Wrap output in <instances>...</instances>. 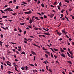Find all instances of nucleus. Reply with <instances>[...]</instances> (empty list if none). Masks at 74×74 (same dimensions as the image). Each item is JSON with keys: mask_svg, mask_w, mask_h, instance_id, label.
Returning a JSON list of instances; mask_svg holds the SVG:
<instances>
[{"mask_svg": "<svg viewBox=\"0 0 74 74\" xmlns=\"http://www.w3.org/2000/svg\"><path fill=\"white\" fill-rule=\"evenodd\" d=\"M11 8H9L4 10L3 11H6V12H7L8 11L9 12H10V11H13V10L11 9Z\"/></svg>", "mask_w": 74, "mask_h": 74, "instance_id": "1", "label": "nucleus"}, {"mask_svg": "<svg viewBox=\"0 0 74 74\" xmlns=\"http://www.w3.org/2000/svg\"><path fill=\"white\" fill-rule=\"evenodd\" d=\"M14 66L15 67V70H16V71H17L19 72V71H18V70H17V68H16V66H17V67H18V66L17 65H14Z\"/></svg>", "mask_w": 74, "mask_h": 74, "instance_id": "2", "label": "nucleus"}, {"mask_svg": "<svg viewBox=\"0 0 74 74\" xmlns=\"http://www.w3.org/2000/svg\"><path fill=\"white\" fill-rule=\"evenodd\" d=\"M68 51L69 52V53H70V54H71L73 53V52L72 51H70V48H68Z\"/></svg>", "mask_w": 74, "mask_h": 74, "instance_id": "3", "label": "nucleus"}, {"mask_svg": "<svg viewBox=\"0 0 74 74\" xmlns=\"http://www.w3.org/2000/svg\"><path fill=\"white\" fill-rule=\"evenodd\" d=\"M1 28H2V29H4V30H7V29H8V27H6V28H4L3 27V26H1Z\"/></svg>", "mask_w": 74, "mask_h": 74, "instance_id": "4", "label": "nucleus"}, {"mask_svg": "<svg viewBox=\"0 0 74 74\" xmlns=\"http://www.w3.org/2000/svg\"><path fill=\"white\" fill-rule=\"evenodd\" d=\"M31 53H32L33 55H36V53L33 51H31Z\"/></svg>", "mask_w": 74, "mask_h": 74, "instance_id": "5", "label": "nucleus"}, {"mask_svg": "<svg viewBox=\"0 0 74 74\" xmlns=\"http://www.w3.org/2000/svg\"><path fill=\"white\" fill-rule=\"evenodd\" d=\"M32 45H34V46H36V47H38V48H40V46L36 45V43H35V44L32 43Z\"/></svg>", "mask_w": 74, "mask_h": 74, "instance_id": "6", "label": "nucleus"}, {"mask_svg": "<svg viewBox=\"0 0 74 74\" xmlns=\"http://www.w3.org/2000/svg\"><path fill=\"white\" fill-rule=\"evenodd\" d=\"M62 56L63 58H65V55L63 53H62L60 55Z\"/></svg>", "mask_w": 74, "mask_h": 74, "instance_id": "7", "label": "nucleus"}, {"mask_svg": "<svg viewBox=\"0 0 74 74\" xmlns=\"http://www.w3.org/2000/svg\"><path fill=\"white\" fill-rule=\"evenodd\" d=\"M55 15V14H51L50 16L51 18Z\"/></svg>", "mask_w": 74, "mask_h": 74, "instance_id": "8", "label": "nucleus"}, {"mask_svg": "<svg viewBox=\"0 0 74 74\" xmlns=\"http://www.w3.org/2000/svg\"><path fill=\"white\" fill-rule=\"evenodd\" d=\"M34 17H35V16H32V22H34Z\"/></svg>", "mask_w": 74, "mask_h": 74, "instance_id": "9", "label": "nucleus"}, {"mask_svg": "<svg viewBox=\"0 0 74 74\" xmlns=\"http://www.w3.org/2000/svg\"><path fill=\"white\" fill-rule=\"evenodd\" d=\"M62 33H64V34H67V32H65V31H64V30H63L62 31Z\"/></svg>", "mask_w": 74, "mask_h": 74, "instance_id": "10", "label": "nucleus"}, {"mask_svg": "<svg viewBox=\"0 0 74 74\" xmlns=\"http://www.w3.org/2000/svg\"><path fill=\"white\" fill-rule=\"evenodd\" d=\"M49 49H51V51L53 52L54 53H56V52H55V51H53V49H52V48H49Z\"/></svg>", "mask_w": 74, "mask_h": 74, "instance_id": "11", "label": "nucleus"}, {"mask_svg": "<svg viewBox=\"0 0 74 74\" xmlns=\"http://www.w3.org/2000/svg\"><path fill=\"white\" fill-rule=\"evenodd\" d=\"M5 62L6 63L8 66H11V65L8 64V62Z\"/></svg>", "mask_w": 74, "mask_h": 74, "instance_id": "12", "label": "nucleus"}, {"mask_svg": "<svg viewBox=\"0 0 74 74\" xmlns=\"http://www.w3.org/2000/svg\"><path fill=\"white\" fill-rule=\"evenodd\" d=\"M35 18L36 20H38V21H40V19L38 18L37 17H35Z\"/></svg>", "mask_w": 74, "mask_h": 74, "instance_id": "13", "label": "nucleus"}, {"mask_svg": "<svg viewBox=\"0 0 74 74\" xmlns=\"http://www.w3.org/2000/svg\"><path fill=\"white\" fill-rule=\"evenodd\" d=\"M18 30H19V32H22V30H21V29L19 28V27H18Z\"/></svg>", "mask_w": 74, "mask_h": 74, "instance_id": "14", "label": "nucleus"}, {"mask_svg": "<svg viewBox=\"0 0 74 74\" xmlns=\"http://www.w3.org/2000/svg\"><path fill=\"white\" fill-rule=\"evenodd\" d=\"M67 62L69 63V64H72V62H71V61H67Z\"/></svg>", "mask_w": 74, "mask_h": 74, "instance_id": "15", "label": "nucleus"}, {"mask_svg": "<svg viewBox=\"0 0 74 74\" xmlns=\"http://www.w3.org/2000/svg\"><path fill=\"white\" fill-rule=\"evenodd\" d=\"M21 54H24V55H26V54H25V52L23 51L21 53Z\"/></svg>", "mask_w": 74, "mask_h": 74, "instance_id": "16", "label": "nucleus"}, {"mask_svg": "<svg viewBox=\"0 0 74 74\" xmlns=\"http://www.w3.org/2000/svg\"><path fill=\"white\" fill-rule=\"evenodd\" d=\"M32 22H33V21L32 20H29V23L30 24H31V23H32Z\"/></svg>", "mask_w": 74, "mask_h": 74, "instance_id": "17", "label": "nucleus"}, {"mask_svg": "<svg viewBox=\"0 0 74 74\" xmlns=\"http://www.w3.org/2000/svg\"><path fill=\"white\" fill-rule=\"evenodd\" d=\"M57 34H59V36H60L62 34V33H60V32H58L57 33Z\"/></svg>", "mask_w": 74, "mask_h": 74, "instance_id": "18", "label": "nucleus"}, {"mask_svg": "<svg viewBox=\"0 0 74 74\" xmlns=\"http://www.w3.org/2000/svg\"><path fill=\"white\" fill-rule=\"evenodd\" d=\"M12 1H10L9 3H8V4H12Z\"/></svg>", "mask_w": 74, "mask_h": 74, "instance_id": "19", "label": "nucleus"}, {"mask_svg": "<svg viewBox=\"0 0 74 74\" xmlns=\"http://www.w3.org/2000/svg\"><path fill=\"white\" fill-rule=\"evenodd\" d=\"M41 6H42V7H44V5L43 4V3H42L41 4Z\"/></svg>", "mask_w": 74, "mask_h": 74, "instance_id": "20", "label": "nucleus"}, {"mask_svg": "<svg viewBox=\"0 0 74 74\" xmlns=\"http://www.w3.org/2000/svg\"><path fill=\"white\" fill-rule=\"evenodd\" d=\"M51 57H52V58L53 59V54H52V53H51Z\"/></svg>", "mask_w": 74, "mask_h": 74, "instance_id": "21", "label": "nucleus"}, {"mask_svg": "<svg viewBox=\"0 0 74 74\" xmlns=\"http://www.w3.org/2000/svg\"><path fill=\"white\" fill-rule=\"evenodd\" d=\"M29 66H32L33 67H34V65L32 64H29Z\"/></svg>", "mask_w": 74, "mask_h": 74, "instance_id": "22", "label": "nucleus"}, {"mask_svg": "<svg viewBox=\"0 0 74 74\" xmlns=\"http://www.w3.org/2000/svg\"><path fill=\"white\" fill-rule=\"evenodd\" d=\"M67 54L69 57H70V56H71L70 55V53H69L68 52H67Z\"/></svg>", "mask_w": 74, "mask_h": 74, "instance_id": "23", "label": "nucleus"}, {"mask_svg": "<svg viewBox=\"0 0 74 74\" xmlns=\"http://www.w3.org/2000/svg\"><path fill=\"white\" fill-rule=\"evenodd\" d=\"M33 72H37V73H38L37 71V70H36L35 69V70H33Z\"/></svg>", "mask_w": 74, "mask_h": 74, "instance_id": "24", "label": "nucleus"}, {"mask_svg": "<svg viewBox=\"0 0 74 74\" xmlns=\"http://www.w3.org/2000/svg\"><path fill=\"white\" fill-rule=\"evenodd\" d=\"M25 70H28V67H27V66H25Z\"/></svg>", "mask_w": 74, "mask_h": 74, "instance_id": "25", "label": "nucleus"}, {"mask_svg": "<svg viewBox=\"0 0 74 74\" xmlns=\"http://www.w3.org/2000/svg\"><path fill=\"white\" fill-rule=\"evenodd\" d=\"M1 70H3V66L2 65H1Z\"/></svg>", "mask_w": 74, "mask_h": 74, "instance_id": "26", "label": "nucleus"}, {"mask_svg": "<svg viewBox=\"0 0 74 74\" xmlns=\"http://www.w3.org/2000/svg\"><path fill=\"white\" fill-rule=\"evenodd\" d=\"M42 49H43V50H44V51H47V49H45L44 47H42Z\"/></svg>", "mask_w": 74, "mask_h": 74, "instance_id": "27", "label": "nucleus"}, {"mask_svg": "<svg viewBox=\"0 0 74 74\" xmlns=\"http://www.w3.org/2000/svg\"><path fill=\"white\" fill-rule=\"evenodd\" d=\"M65 2H66V3H70L69 1H68L67 0H65Z\"/></svg>", "mask_w": 74, "mask_h": 74, "instance_id": "28", "label": "nucleus"}, {"mask_svg": "<svg viewBox=\"0 0 74 74\" xmlns=\"http://www.w3.org/2000/svg\"><path fill=\"white\" fill-rule=\"evenodd\" d=\"M60 7V6H58V5L57 6V7L58 8V9L59 10H60V7Z\"/></svg>", "mask_w": 74, "mask_h": 74, "instance_id": "29", "label": "nucleus"}, {"mask_svg": "<svg viewBox=\"0 0 74 74\" xmlns=\"http://www.w3.org/2000/svg\"><path fill=\"white\" fill-rule=\"evenodd\" d=\"M40 19H41L42 20H43V18H44L42 16H41L39 18Z\"/></svg>", "mask_w": 74, "mask_h": 74, "instance_id": "30", "label": "nucleus"}, {"mask_svg": "<svg viewBox=\"0 0 74 74\" xmlns=\"http://www.w3.org/2000/svg\"><path fill=\"white\" fill-rule=\"evenodd\" d=\"M0 11H1V12H2V13H3V14H5V12H4V11H3L2 10H1Z\"/></svg>", "mask_w": 74, "mask_h": 74, "instance_id": "31", "label": "nucleus"}, {"mask_svg": "<svg viewBox=\"0 0 74 74\" xmlns=\"http://www.w3.org/2000/svg\"><path fill=\"white\" fill-rule=\"evenodd\" d=\"M32 11L31 10H29L28 12V13L29 14H32Z\"/></svg>", "mask_w": 74, "mask_h": 74, "instance_id": "32", "label": "nucleus"}, {"mask_svg": "<svg viewBox=\"0 0 74 74\" xmlns=\"http://www.w3.org/2000/svg\"><path fill=\"white\" fill-rule=\"evenodd\" d=\"M65 18H66V20H67L68 21H69V19H68L67 18V17L66 16H65Z\"/></svg>", "mask_w": 74, "mask_h": 74, "instance_id": "33", "label": "nucleus"}, {"mask_svg": "<svg viewBox=\"0 0 74 74\" xmlns=\"http://www.w3.org/2000/svg\"><path fill=\"white\" fill-rule=\"evenodd\" d=\"M43 17H44V18H46V19H47V16H45V15H44Z\"/></svg>", "mask_w": 74, "mask_h": 74, "instance_id": "34", "label": "nucleus"}, {"mask_svg": "<svg viewBox=\"0 0 74 74\" xmlns=\"http://www.w3.org/2000/svg\"><path fill=\"white\" fill-rule=\"evenodd\" d=\"M53 49L54 51H58V49H56L55 48H54Z\"/></svg>", "mask_w": 74, "mask_h": 74, "instance_id": "35", "label": "nucleus"}, {"mask_svg": "<svg viewBox=\"0 0 74 74\" xmlns=\"http://www.w3.org/2000/svg\"><path fill=\"white\" fill-rule=\"evenodd\" d=\"M28 40H29V41H33V40L31 38H28Z\"/></svg>", "mask_w": 74, "mask_h": 74, "instance_id": "36", "label": "nucleus"}, {"mask_svg": "<svg viewBox=\"0 0 74 74\" xmlns=\"http://www.w3.org/2000/svg\"><path fill=\"white\" fill-rule=\"evenodd\" d=\"M45 53H47V54H49V53H50V52L48 51H45Z\"/></svg>", "mask_w": 74, "mask_h": 74, "instance_id": "37", "label": "nucleus"}, {"mask_svg": "<svg viewBox=\"0 0 74 74\" xmlns=\"http://www.w3.org/2000/svg\"><path fill=\"white\" fill-rule=\"evenodd\" d=\"M21 69L22 70H24L25 69V68L24 67H21Z\"/></svg>", "mask_w": 74, "mask_h": 74, "instance_id": "38", "label": "nucleus"}, {"mask_svg": "<svg viewBox=\"0 0 74 74\" xmlns=\"http://www.w3.org/2000/svg\"><path fill=\"white\" fill-rule=\"evenodd\" d=\"M25 14H29V12H24Z\"/></svg>", "mask_w": 74, "mask_h": 74, "instance_id": "39", "label": "nucleus"}, {"mask_svg": "<svg viewBox=\"0 0 74 74\" xmlns=\"http://www.w3.org/2000/svg\"><path fill=\"white\" fill-rule=\"evenodd\" d=\"M2 18H7V16H4L2 17Z\"/></svg>", "mask_w": 74, "mask_h": 74, "instance_id": "40", "label": "nucleus"}, {"mask_svg": "<svg viewBox=\"0 0 74 74\" xmlns=\"http://www.w3.org/2000/svg\"><path fill=\"white\" fill-rule=\"evenodd\" d=\"M64 11H65L64 10L62 9V10H61V12L62 13H63V12H64Z\"/></svg>", "mask_w": 74, "mask_h": 74, "instance_id": "41", "label": "nucleus"}, {"mask_svg": "<svg viewBox=\"0 0 74 74\" xmlns=\"http://www.w3.org/2000/svg\"><path fill=\"white\" fill-rule=\"evenodd\" d=\"M45 56H46V58H48V55H47L46 54H45Z\"/></svg>", "mask_w": 74, "mask_h": 74, "instance_id": "42", "label": "nucleus"}, {"mask_svg": "<svg viewBox=\"0 0 74 74\" xmlns=\"http://www.w3.org/2000/svg\"><path fill=\"white\" fill-rule=\"evenodd\" d=\"M0 35L1 36V38H3V35L2 34H1Z\"/></svg>", "mask_w": 74, "mask_h": 74, "instance_id": "43", "label": "nucleus"}, {"mask_svg": "<svg viewBox=\"0 0 74 74\" xmlns=\"http://www.w3.org/2000/svg\"><path fill=\"white\" fill-rule=\"evenodd\" d=\"M61 5H62V3H61V2H60L59 4V5H60L59 6L60 7H61Z\"/></svg>", "mask_w": 74, "mask_h": 74, "instance_id": "44", "label": "nucleus"}, {"mask_svg": "<svg viewBox=\"0 0 74 74\" xmlns=\"http://www.w3.org/2000/svg\"><path fill=\"white\" fill-rule=\"evenodd\" d=\"M34 29H35V30H38V28L35 27Z\"/></svg>", "mask_w": 74, "mask_h": 74, "instance_id": "45", "label": "nucleus"}, {"mask_svg": "<svg viewBox=\"0 0 74 74\" xmlns=\"http://www.w3.org/2000/svg\"><path fill=\"white\" fill-rule=\"evenodd\" d=\"M54 57H55L56 59L57 58V56H55V55H54Z\"/></svg>", "mask_w": 74, "mask_h": 74, "instance_id": "46", "label": "nucleus"}, {"mask_svg": "<svg viewBox=\"0 0 74 74\" xmlns=\"http://www.w3.org/2000/svg\"><path fill=\"white\" fill-rule=\"evenodd\" d=\"M25 23H20V25H25Z\"/></svg>", "mask_w": 74, "mask_h": 74, "instance_id": "47", "label": "nucleus"}, {"mask_svg": "<svg viewBox=\"0 0 74 74\" xmlns=\"http://www.w3.org/2000/svg\"><path fill=\"white\" fill-rule=\"evenodd\" d=\"M24 42H25V44H27V42L26 41V40H24Z\"/></svg>", "mask_w": 74, "mask_h": 74, "instance_id": "48", "label": "nucleus"}, {"mask_svg": "<svg viewBox=\"0 0 74 74\" xmlns=\"http://www.w3.org/2000/svg\"><path fill=\"white\" fill-rule=\"evenodd\" d=\"M61 52H64V51L62 50V49L60 50Z\"/></svg>", "mask_w": 74, "mask_h": 74, "instance_id": "49", "label": "nucleus"}, {"mask_svg": "<svg viewBox=\"0 0 74 74\" xmlns=\"http://www.w3.org/2000/svg\"><path fill=\"white\" fill-rule=\"evenodd\" d=\"M22 3H23V4H27V3L24 1Z\"/></svg>", "mask_w": 74, "mask_h": 74, "instance_id": "50", "label": "nucleus"}, {"mask_svg": "<svg viewBox=\"0 0 74 74\" xmlns=\"http://www.w3.org/2000/svg\"><path fill=\"white\" fill-rule=\"evenodd\" d=\"M16 9L17 10V9H18V8H19V6H16Z\"/></svg>", "mask_w": 74, "mask_h": 74, "instance_id": "51", "label": "nucleus"}, {"mask_svg": "<svg viewBox=\"0 0 74 74\" xmlns=\"http://www.w3.org/2000/svg\"><path fill=\"white\" fill-rule=\"evenodd\" d=\"M29 37H31V38H34V36H29Z\"/></svg>", "mask_w": 74, "mask_h": 74, "instance_id": "52", "label": "nucleus"}, {"mask_svg": "<svg viewBox=\"0 0 74 74\" xmlns=\"http://www.w3.org/2000/svg\"><path fill=\"white\" fill-rule=\"evenodd\" d=\"M8 7V5H6L5 6H4V8H6V7Z\"/></svg>", "mask_w": 74, "mask_h": 74, "instance_id": "53", "label": "nucleus"}, {"mask_svg": "<svg viewBox=\"0 0 74 74\" xmlns=\"http://www.w3.org/2000/svg\"><path fill=\"white\" fill-rule=\"evenodd\" d=\"M14 31H15V32H16L17 31V30L16 28L14 29Z\"/></svg>", "mask_w": 74, "mask_h": 74, "instance_id": "54", "label": "nucleus"}, {"mask_svg": "<svg viewBox=\"0 0 74 74\" xmlns=\"http://www.w3.org/2000/svg\"><path fill=\"white\" fill-rule=\"evenodd\" d=\"M18 48L20 50H21V47L20 46H18Z\"/></svg>", "mask_w": 74, "mask_h": 74, "instance_id": "55", "label": "nucleus"}, {"mask_svg": "<svg viewBox=\"0 0 74 74\" xmlns=\"http://www.w3.org/2000/svg\"><path fill=\"white\" fill-rule=\"evenodd\" d=\"M65 36H66V37H67V38H69V36H67V35H66V34H65Z\"/></svg>", "mask_w": 74, "mask_h": 74, "instance_id": "56", "label": "nucleus"}, {"mask_svg": "<svg viewBox=\"0 0 74 74\" xmlns=\"http://www.w3.org/2000/svg\"><path fill=\"white\" fill-rule=\"evenodd\" d=\"M11 43L12 44H16V43H14V42H11Z\"/></svg>", "mask_w": 74, "mask_h": 74, "instance_id": "57", "label": "nucleus"}, {"mask_svg": "<svg viewBox=\"0 0 74 74\" xmlns=\"http://www.w3.org/2000/svg\"><path fill=\"white\" fill-rule=\"evenodd\" d=\"M28 27H29V28H30V29H32V26H31L29 25Z\"/></svg>", "mask_w": 74, "mask_h": 74, "instance_id": "58", "label": "nucleus"}, {"mask_svg": "<svg viewBox=\"0 0 74 74\" xmlns=\"http://www.w3.org/2000/svg\"><path fill=\"white\" fill-rule=\"evenodd\" d=\"M49 71H50V72H52V71L51 70V69H49Z\"/></svg>", "mask_w": 74, "mask_h": 74, "instance_id": "59", "label": "nucleus"}, {"mask_svg": "<svg viewBox=\"0 0 74 74\" xmlns=\"http://www.w3.org/2000/svg\"><path fill=\"white\" fill-rule=\"evenodd\" d=\"M12 51H14V52H16V51H15V50L14 49H12Z\"/></svg>", "mask_w": 74, "mask_h": 74, "instance_id": "60", "label": "nucleus"}, {"mask_svg": "<svg viewBox=\"0 0 74 74\" xmlns=\"http://www.w3.org/2000/svg\"><path fill=\"white\" fill-rule=\"evenodd\" d=\"M3 60H5V58L4 57H3Z\"/></svg>", "mask_w": 74, "mask_h": 74, "instance_id": "61", "label": "nucleus"}, {"mask_svg": "<svg viewBox=\"0 0 74 74\" xmlns=\"http://www.w3.org/2000/svg\"><path fill=\"white\" fill-rule=\"evenodd\" d=\"M39 3H40V0H38L37 3L38 4H39Z\"/></svg>", "mask_w": 74, "mask_h": 74, "instance_id": "62", "label": "nucleus"}, {"mask_svg": "<svg viewBox=\"0 0 74 74\" xmlns=\"http://www.w3.org/2000/svg\"><path fill=\"white\" fill-rule=\"evenodd\" d=\"M12 15H13L15 16V15H16V13H13V14L12 13Z\"/></svg>", "mask_w": 74, "mask_h": 74, "instance_id": "63", "label": "nucleus"}, {"mask_svg": "<svg viewBox=\"0 0 74 74\" xmlns=\"http://www.w3.org/2000/svg\"><path fill=\"white\" fill-rule=\"evenodd\" d=\"M72 18L73 19H74V16H72Z\"/></svg>", "mask_w": 74, "mask_h": 74, "instance_id": "64", "label": "nucleus"}]
</instances>
